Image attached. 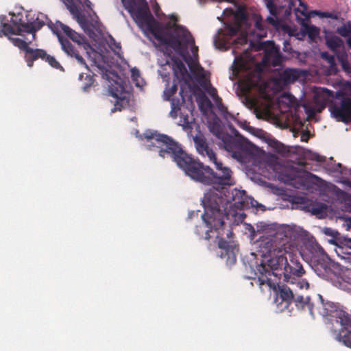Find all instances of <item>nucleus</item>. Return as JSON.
Listing matches in <instances>:
<instances>
[{"instance_id": "15", "label": "nucleus", "mask_w": 351, "mask_h": 351, "mask_svg": "<svg viewBox=\"0 0 351 351\" xmlns=\"http://www.w3.org/2000/svg\"><path fill=\"white\" fill-rule=\"evenodd\" d=\"M261 48L265 51L263 62L266 65L273 66H280L282 63V56L278 51L274 47L273 42L263 43Z\"/></svg>"}, {"instance_id": "51", "label": "nucleus", "mask_w": 351, "mask_h": 351, "mask_svg": "<svg viewBox=\"0 0 351 351\" xmlns=\"http://www.w3.org/2000/svg\"><path fill=\"white\" fill-rule=\"evenodd\" d=\"M301 140L302 141H308V137L306 136V134L304 133V134H302Z\"/></svg>"}, {"instance_id": "33", "label": "nucleus", "mask_w": 351, "mask_h": 351, "mask_svg": "<svg viewBox=\"0 0 351 351\" xmlns=\"http://www.w3.org/2000/svg\"><path fill=\"white\" fill-rule=\"evenodd\" d=\"M308 210L314 215L322 213L326 208V205L323 203L313 202L308 206Z\"/></svg>"}, {"instance_id": "43", "label": "nucleus", "mask_w": 351, "mask_h": 351, "mask_svg": "<svg viewBox=\"0 0 351 351\" xmlns=\"http://www.w3.org/2000/svg\"><path fill=\"white\" fill-rule=\"evenodd\" d=\"M341 193L344 197L346 204L348 206L349 211L351 212V195H349L344 191H341Z\"/></svg>"}, {"instance_id": "14", "label": "nucleus", "mask_w": 351, "mask_h": 351, "mask_svg": "<svg viewBox=\"0 0 351 351\" xmlns=\"http://www.w3.org/2000/svg\"><path fill=\"white\" fill-rule=\"evenodd\" d=\"M177 84H174L170 88H167L164 91V97L167 101H171V112H176L178 110L180 109V106L186 102V97H188L189 93V99H191L192 97L190 94L189 91H184V88L181 87L180 90V98H171V97L176 93L177 91Z\"/></svg>"}, {"instance_id": "32", "label": "nucleus", "mask_w": 351, "mask_h": 351, "mask_svg": "<svg viewBox=\"0 0 351 351\" xmlns=\"http://www.w3.org/2000/svg\"><path fill=\"white\" fill-rule=\"evenodd\" d=\"M8 39L15 47H18L20 50L23 51L25 53L27 51V49L29 47L28 43L21 38L8 36Z\"/></svg>"}, {"instance_id": "64", "label": "nucleus", "mask_w": 351, "mask_h": 351, "mask_svg": "<svg viewBox=\"0 0 351 351\" xmlns=\"http://www.w3.org/2000/svg\"><path fill=\"white\" fill-rule=\"evenodd\" d=\"M234 261H236V257L234 256Z\"/></svg>"}, {"instance_id": "42", "label": "nucleus", "mask_w": 351, "mask_h": 351, "mask_svg": "<svg viewBox=\"0 0 351 351\" xmlns=\"http://www.w3.org/2000/svg\"><path fill=\"white\" fill-rule=\"evenodd\" d=\"M350 29L346 26H341L337 29V32L343 37L348 36L350 34Z\"/></svg>"}, {"instance_id": "16", "label": "nucleus", "mask_w": 351, "mask_h": 351, "mask_svg": "<svg viewBox=\"0 0 351 351\" xmlns=\"http://www.w3.org/2000/svg\"><path fill=\"white\" fill-rule=\"evenodd\" d=\"M305 273L306 271L299 261L298 258L295 254L289 253L287 266H286L283 271L285 279L289 282V279L291 278V276L300 278Z\"/></svg>"}, {"instance_id": "38", "label": "nucleus", "mask_w": 351, "mask_h": 351, "mask_svg": "<svg viewBox=\"0 0 351 351\" xmlns=\"http://www.w3.org/2000/svg\"><path fill=\"white\" fill-rule=\"evenodd\" d=\"M307 158L311 160H315L319 162H325L326 160V158L325 156H320L317 153L311 152L308 153Z\"/></svg>"}, {"instance_id": "13", "label": "nucleus", "mask_w": 351, "mask_h": 351, "mask_svg": "<svg viewBox=\"0 0 351 351\" xmlns=\"http://www.w3.org/2000/svg\"><path fill=\"white\" fill-rule=\"evenodd\" d=\"M323 233L327 236L331 237L330 239L328 240V242L331 244H333L336 246L335 249L337 256L340 257L341 259L345 261V263L347 261V257L350 256L349 255H345L340 254L339 251H342L344 252L343 250L346 248H351V239H342L340 236V234L330 228H324L323 229ZM350 252L348 250H346L345 252Z\"/></svg>"}, {"instance_id": "5", "label": "nucleus", "mask_w": 351, "mask_h": 351, "mask_svg": "<svg viewBox=\"0 0 351 351\" xmlns=\"http://www.w3.org/2000/svg\"><path fill=\"white\" fill-rule=\"evenodd\" d=\"M257 282L260 285H267L270 289L276 292L278 298H280L282 302L287 304H290L295 296L293 290L287 285H280L271 278V276L277 277V273L269 271L266 266L261 265L257 268Z\"/></svg>"}, {"instance_id": "10", "label": "nucleus", "mask_w": 351, "mask_h": 351, "mask_svg": "<svg viewBox=\"0 0 351 351\" xmlns=\"http://www.w3.org/2000/svg\"><path fill=\"white\" fill-rule=\"evenodd\" d=\"M284 236L286 237V242L282 241L280 243V247H276L271 252V257L268 261L269 266L271 267L270 271L276 273V270H280L282 274L289 261L288 258L285 255L287 254H289L287 250V245L288 243L287 239L291 237V231L289 230L285 231ZM266 268L269 271L267 267Z\"/></svg>"}, {"instance_id": "59", "label": "nucleus", "mask_w": 351, "mask_h": 351, "mask_svg": "<svg viewBox=\"0 0 351 351\" xmlns=\"http://www.w3.org/2000/svg\"><path fill=\"white\" fill-rule=\"evenodd\" d=\"M176 29H180V28L183 29V28H182L181 26H180V25H176Z\"/></svg>"}, {"instance_id": "21", "label": "nucleus", "mask_w": 351, "mask_h": 351, "mask_svg": "<svg viewBox=\"0 0 351 351\" xmlns=\"http://www.w3.org/2000/svg\"><path fill=\"white\" fill-rule=\"evenodd\" d=\"M153 36L157 40L160 41L161 43L170 45L175 50H178L181 49L182 43L179 37L178 36H171L169 38H167L160 34L159 29L157 30L156 33H154Z\"/></svg>"}, {"instance_id": "40", "label": "nucleus", "mask_w": 351, "mask_h": 351, "mask_svg": "<svg viewBox=\"0 0 351 351\" xmlns=\"http://www.w3.org/2000/svg\"><path fill=\"white\" fill-rule=\"evenodd\" d=\"M315 13L321 18L337 19V16L331 12L315 11Z\"/></svg>"}, {"instance_id": "18", "label": "nucleus", "mask_w": 351, "mask_h": 351, "mask_svg": "<svg viewBox=\"0 0 351 351\" xmlns=\"http://www.w3.org/2000/svg\"><path fill=\"white\" fill-rule=\"evenodd\" d=\"M193 141L197 152L204 157H208L210 162L215 160L217 158L213 149L210 148L206 139L202 134L196 135Z\"/></svg>"}, {"instance_id": "47", "label": "nucleus", "mask_w": 351, "mask_h": 351, "mask_svg": "<svg viewBox=\"0 0 351 351\" xmlns=\"http://www.w3.org/2000/svg\"><path fill=\"white\" fill-rule=\"evenodd\" d=\"M344 250V252L346 250H347V251L348 250L350 252H343L342 251H339L340 254H345V255H349L350 256L347 257V261H346V263H348V264L351 265V248H347V249L346 248V250Z\"/></svg>"}, {"instance_id": "44", "label": "nucleus", "mask_w": 351, "mask_h": 351, "mask_svg": "<svg viewBox=\"0 0 351 351\" xmlns=\"http://www.w3.org/2000/svg\"><path fill=\"white\" fill-rule=\"evenodd\" d=\"M132 78L134 81L136 82V84L138 86V78L140 77V72L138 69L134 68L131 70Z\"/></svg>"}, {"instance_id": "53", "label": "nucleus", "mask_w": 351, "mask_h": 351, "mask_svg": "<svg viewBox=\"0 0 351 351\" xmlns=\"http://www.w3.org/2000/svg\"><path fill=\"white\" fill-rule=\"evenodd\" d=\"M347 45L350 49H351V36L347 40Z\"/></svg>"}, {"instance_id": "3", "label": "nucleus", "mask_w": 351, "mask_h": 351, "mask_svg": "<svg viewBox=\"0 0 351 351\" xmlns=\"http://www.w3.org/2000/svg\"><path fill=\"white\" fill-rule=\"evenodd\" d=\"M48 26L53 31V32L57 35L61 44L62 50L68 56L75 58L80 64L86 65L87 67L85 60L82 56L79 54L77 50L74 48V47L71 45L67 38L60 35V31L62 30L67 36V37H69L74 43H77L79 47H83L84 49L90 47V45L86 41V38L60 21L56 22L55 24H53L52 22H50V23L48 24Z\"/></svg>"}, {"instance_id": "41", "label": "nucleus", "mask_w": 351, "mask_h": 351, "mask_svg": "<svg viewBox=\"0 0 351 351\" xmlns=\"http://www.w3.org/2000/svg\"><path fill=\"white\" fill-rule=\"evenodd\" d=\"M267 7L271 15H273V16L276 15V14H277L276 6L272 0H269L267 2Z\"/></svg>"}, {"instance_id": "63", "label": "nucleus", "mask_w": 351, "mask_h": 351, "mask_svg": "<svg viewBox=\"0 0 351 351\" xmlns=\"http://www.w3.org/2000/svg\"><path fill=\"white\" fill-rule=\"evenodd\" d=\"M191 43L194 44V40L191 38Z\"/></svg>"}, {"instance_id": "22", "label": "nucleus", "mask_w": 351, "mask_h": 351, "mask_svg": "<svg viewBox=\"0 0 351 351\" xmlns=\"http://www.w3.org/2000/svg\"><path fill=\"white\" fill-rule=\"evenodd\" d=\"M292 302L295 303V306L298 309H307L310 314L313 315V304L311 302V298L309 297L304 298L302 295L295 294L294 299Z\"/></svg>"}, {"instance_id": "12", "label": "nucleus", "mask_w": 351, "mask_h": 351, "mask_svg": "<svg viewBox=\"0 0 351 351\" xmlns=\"http://www.w3.org/2000/svg\"><path fill=\"white\" fill-rule=\"evenodd\" d=\"M329 110L335 119L345 123L351 122V97H343L340 102H332Z\"/></svg>"}, {"instance_id": "19", "label": "nucleus", "mask_w": 351, "mask_h": 351, "mask_svg": "<svg viewBox=\"0 0 351 351\" xmlns=\"http://www.w3.org/2000/svg\"><path fill=\"white\" fill-rule=\"evenodd\" d=\"M298 72L295 69H286L278 73L276 77V84L287 85L293 83L298 78Z\"/></svg>"}, {"instance_id": "8", "label": "nucleus", "mask_w": 351, "mask_h": 351, "mask_svg": "<svg viewBox=\"0 0 351 351\" xmlns=\"http://www.w3.org/2000/svg\"><path fill=\"white\" fill-rule=\"evenodd\" d=\"M312 256L310 265L317 276L325 278L331 271V260L318 243L311 247Z\"/></svg>"}, {"instance_id": "31", "label": "nucleus", "mask_w": 351, "mask_h": 351, "mask_svg": "<svg viewBox=\"0 0 351 351\" xmlns=\"http://www.w3.org/2000/svg\"><path fill=\"white\" fill-rule=\"evenodd\" d=\"M211 95H212V97H213V98H215V96H216V97H217V100H220V101L221 100V98H219V97H218V95H217V93H215V94H212ZM217 108H218L219 111L220 112V113H221V116H223V117L226 120L228 121V120H230V119H234V116H233L232 114H231L228 111V108H227V107H226V106H224V105H223L221 101H220V103H219V104H217Z\"/></svg>"}, {"instance_id": "45", "label": "nucleus", "mask_w": 351, "mask_h": 351, "mask_svg": "<svg viewBox=\"0 0 351 351\" xmlns=\"http://www.w3.org/2000/svg\"><path fill=\"white\" fill-rule=\"evenodd\" d=\"M297 285L300 289H308L309 287V283L306 279L298 280Z\"/></svg>"}, {"instance_id": "25", "label": "nucleus", "mask_w": 351, "mask_h": 351, "mask_svg": "<svg viewBox=\"0 0 351 351\" xmlns=\"http://www.w3.org/2000/svg\"><path fill=\"white\" fill-rule=\"evenodd\" d=\"M45 25V22L37 18L35 21L31 23H27L24 25V32L27 33L32 34L33 40L35 39V32L40 29Z\"/></svg>"}, {"instance_id": "36", "label": "nucleus", "mask_w": 351, "mask_h": 351, "mask_svg": "<svg viewBox=\"0 0 351 351\" xmlns=\"http://www.w3.org/2000/svg\"><path fill=\"white\" fill-rule=\"evenodd\" d=\"M255 26L256 29L259 31V32L257 33V36L258 38H261L267 36V31L264 29L261 19L256 21Z\"/></svg>"}, {"instance_id": "61", "label": "nucleus", "mask_w": 351, "mask_h": 351, "mask_svg": "<svg viewBox=\"0 0 351 351\" xmlns=\"http://www.w3.org/2000/svg\"><path fill=\"white\" fill-rule=\"evenodd\" d=\"M328 60H329V61H330V60H333V57H332V56H330V59H328Z\"/></svg>"}, {"instance_id": "56", "label": "nucleus", "mask_w": 351, "mask_h": 351, "mask_svg": "<svg viewBox=\"0 0 351 351\" xmlns=\"http://www.w3.org/2000/svg\"><path fill=\"white\" fill-rule=\"evenodd\" d=\"M197 51V47H193V49H192V52L194 53L195 51Z\"/></svg>"}, {"instance_id": "24", "label": "nucleus", "mask_w": 351, "mask_h": 351, "mask_svg": "<svg viewBox=\"0 0 351 351\" xmlns=\"http://www.w3.org/2000/svg\"><path fill=\"white\" fill-rule=\"evenodd\" d=\"M208 128L210 132L219 140L223 136V134L227 133L221 125L219 119H215L209 122Z\"/></svg>"}, {"instance_id": "37", "label": "nucleus", "mask_w": 351, "mask_h": 351, "mask_svg": "<svg viewBox=\"0 0 351 351\" xmlns=\"http://www.w3.org/2000/svg\"><path fill=\"white\" fill-rule=\"evenodd\" d=\"M234 16L240 22H244L247 19V14L245 10L242 8H239L235 12Z\"/></svg>"}, {"instance_id": "58", "label": "nucleus", "mask_w": 351, "mask_h": 351, "mask_svg": "<svg viewBox=\"0 0 351 351\" xmlns=\"http://www.w3.org/2000/svg\"><path fill=\"white\" fill-rule=\"evenodd\" d=\"M115 46H116V48L119 49H121V45L119 43L116 44Z\"/></svg>"}, {"instance_id": "30", "label": "nucleus", "mask_w": 351, "mask_h": 351, "mask_svg": "<svg viewBox=\"0 0 351 351\" xmlns=\"http://www.w3.org/2000/svg\"><path fill=\"white\" fill-rule=\"evenodd\" d=\"M12 24L17 27L16 29V35H21L22 32H24V25H26L27 23H25L22 19V15L19 14L16 16L15 14L12 15Z\"/></svg>"}, {"instance_id": "9", "label": "nucleus", "mask_w": 351, "mask_h": 351, "mask_svg": "<svg viewBox=\"0 0 351 351\" xmlns=\"http://www.w3.org/2000/svg\"><path fill=\"white\" fill-rule=\"evenodd\" d=\"M340 320H336V325L330 330L336 340L351 348V317L346 313H340Z\"/></svg>"}, {"instance_id": "1", "label": "nucleus", "mask_w": 351, "mask_h": 351, "mask_svg": "<svg viewBox=\"0 0 351 351\" xmlns=\"http://www.w3.org/2000/svg\"><path fill=\"white\" fill-rule=\"evenodd\" d=\"M203 204L204 213L202 217L208 229L202 237L208 240L210 238L209 232L214 230L218 231L217 237H223L226 234L228 239L232 238V231L223 228L225 217L227 219L230 218V210H228V208H230L229 201L218 193L212 192L205 195Z\"/></svg>"}, {"instance_id": "60", "label": "nucleus", "mask_w": 351, "mask_h": 351, "mask_svg": "<svg viewBox=\"0 0 351 351\" xmlns=\"http://www.w3.org/2000/svg\"><path fill=\"white\" fill-rule=\"evenodd\" d=\"M326 55H327V53H323L322 56V57H325V56H326Z\"/></svg>"}, {"instance_id": "55", "label": "nucleus", "mask_w": 351, "mask_h": 351, "mask_svg": "<svg viewBox=\"0 0 351 351\" xmlns=\"http://www.w3.org/2000/svg\"><path fill=\"white\" fill-rule=\"evenodd\" d=\"M281 236H282V233H280V232L277 233L278 239H282V238L281 237Z\"/></svg>"}, {"instance_id": "49", "label": "nucleus", "mask_w": 351, "mask_h": 351, "mask_svg": "<svg viewBox=\"0 0 351 351\" xmlns=\"http://www.w3.org/2000/svg\"><path fill=\"white\" fill-rule=\"evenodd\" d=\"M267 21L269 22V23L271 24L272 25H276L277 24V21L272 16H268L267 18Z\"/></svg>"}, {"instance_id": "7", "label": "nucleus", "mask_w": 351, "mask_h": 351, "mask_svg": "<svg viewBox=\"0 0 351 351\" xmlns=\"http://www.w3.org/2000/svg\"><path fill=\"white\" fill-rule=\"evenodd\" d=\"M212 162L215 166V170L213 169V173L210 176V180H209L208 186H212L213 188L219 189L235 184L233 172L230 167L223 165L222 162L217 158Z\"/></svg>"}, {"instance_id": "28", "label": "nucleus", "mask_w": 351, "mask_h": 351, "mask_svg": "<svg viewBox=\"0 0 351 351\" xmlns=\"http://www.w3.org/2000/svg\"><path fill=\"white\" fill-rule=\"evenodd\" d=\"M303 32L311 40L317 39L320 33V29L313 25H304Z\"/></svg>"}, {"instance_id": "34", "label": "nucleus", "mask_w": 351, "mask_h": 351, "mask_svg": "<svg viewBox=\"0 0 351 351\" xmlns=\"http://www.w3.org/2000/svg\"><path fill=\"white\" fill-rule=\"evenodd\" d=\"M4 16H0V19L1 21V23L0 25L1 31L4 36H8L9 34H14L16 35V30L8 23H3V20Z\"/></svg>"}, {"instance_id": "2", "label": "nucleus", "mask_w": 351, "mask_h": 351, "mask_svg": "<svg viewBox=\"0 0 351 351\" xmlns=\"http://www.w3.org/2000/svg\"><path fill=\"white\" fill-rule=\"evenodd\" d=\"M143 135L149 143L147 145L149 149L156 147L161 158H171L178 167L189 154L183 149L181 144L167 134H160L156 131H146Z\"/></svg>"}, {"instance_id": "54", "label": "nucleus", "mask_w": 351, "mask_h": 351, "mask_svg": "<svg viewBox=\"0 0 351 351\" xmlns=\"http://www.w3.org/2000/svg\"><path fill=\"white\" fill-rule=\"evenodd\" d=\"M293 178L291 176H287V178L285 180V181H291L293 180Z\"/></svg>"}, {"instance_id": "17", "label": "nucleus", "mask_w": 351, "mask_h": 351, "mask_svg": "<svg viewBox=\"0 0 351 351\" xmlns=\"http://www.w3.org/2000/svg\"><path fill=\"white\" fill-rule=\"evenodd\" d=\"M321 300L320 306L318 307L319 313L323 317H330L331 325H336V320H340L341 315L340 313H345L342 311H338L337 306L332 302H324V299L321 295H318ZM332 327V326H331Z\"/></svg>"}, {"instance_id": "23", "label": "nucleus", "mask_w": 351, "mask_h": 351, "mask_svg": "<svg viewBox=\"0 0 351 351\" xmlns=\"http://www.w3.org/2000/svg\"><path fill=\"white\" fill-rule=\"evenodd\" d=\"M77 20L85 32H90L93 29H97L99 27V23L97 21L90 22L82 14H77Z\"/></svg>"}, {"instance_id": "6", "label": "nucleus", "mask_w": 351, "mask_h": 351, "mask_svg": "<svg viewBox=\"0 0 351 351\" xmlns=\"http://www.w3.org/2000/svg\"><path fill=\"white\" fill-rule=\"evenodd\" d=\"M220 140L224 149L227 152L232 153V156L240 162H245L247 156L253 154V148L251 144L244 143L228 132L223 134V136Z\"/></svg>"}, {"instance_id": "35", "label": "nucleus", "mask_w": 351, "mask_h": 351, "mask_svg": "<svg viewBox=\"0 0 351 351\" xmlns=\"http://www.w3.org/2000/svg\"><path fill=\"white\" fill-rule=\"evenodd\" d=\"M45 62H48L50 66H51L53 68L57 69H62V66L60 65V64L56 60V58L53 56H51L46 53L45 59L43 60Z\"/></svg>"}, {"instance_id": "46", "label": "nucleus", "mask_w": 351, "mask_h": 351, "mask_svg": "<svg viewBox=\"0 0 351 351\" xmlns=\"http://www.w3.org/2000/svg\"><path fill=\"white\" fill-rule=\"evenodd\" d=\"M228 31L230 36H235L239 29V26H228Z\"/></svg>"}, {"instance_id": "27", "label": "nucleus", "mask_w": 351, "mask_h": 351, "mask_svg": "<svg viewBox=\"0 0 351 351\" xmlns=\"http://www.w3.org/2000/svg\"><path fill=\"white\" fill-rule=\"evenodd\" d=\"M218 246L221 249L220 257L226 258L227 265H230V244L223 237L219 239Z\"/></svg>"}, {"instance_id": "39", "label": "nucleus", "mask_w": 351, "mask_h": 351, "mask_svg": "<svg viewBox=\"0 0 351 351\" xmlns=\"http://www.w3.org/2000/svg\"><path fill=\"white\" fill-rule=\"evenodd\" d=\"M341 167L342 165L341 163H334V167H330V165L328 164H326L324 166L325 169L330 173H342Z\"/></svg>"}, {"instance_id": "29", "label": "nucleus", "mask_w": 351, "mask_h": 351, "mask_svg": "<svg viewBox=\"0 0 351 351\" xmlns=\"http://www.w3.org/2000/svg\"><path fill=\"white\" fill-rule=\"evenodd\" d=\"M79 80L80 81L84 80L83 85L82 86V88L84 92H88L89 90L90 87L95 82L93 76L90 74H86L84 75V73H81L79 75Z\"/></svg>"}, {"instance_id": "20", "label": "nucleus", "mask_w": 351, "mask_h": 351, "mask_svg": "<svg viewBox=\"0 0 351 351\" xmlns=\"http://www.w3.org/2000/svg\"><path fill=\"white\" fill-rule=\"evenodd\" d=\"M46 51L42 49H32L30 47L25 53V59L29 67H32L34 62L41 59L43 60L46 55Z\"/></svg>"}, {"instance_id": "48", "label": "nucleus", "mask_w": 351, "mask_h": 351, "mask_svg": "<svg viewBox=\"0 0 351 351\" xmlns=\"http://www.w3.org/2000/svg\"><path fill=\"white\" fill-rule=\"evenodd\" d=\"M176 65L177 69L180 72H186V69L185 68L184 64L180 60L176 61Z\"/></svg>"}, {"instance_id": "50", "label": "nucleus", "mask_w": 351, "mask_h": 351, "mask_svg": "<svg viewBox=\"0 0 351 351\" xmlns=\"http://www.w3.org/2000/svg\"><path fill=\"white\" fill-rule=\"evenodd\" d=\"M202 230V226H197L196 227V230H195V232L196 234H200V232Z\"/></svg>"}, {"instance_id": "11", "label": "nucleus", "mask_w": 351, "mask_h": 351, "mask_svg": "<svg viewBox=\"0 0 351 351\" xmlns=\"http://www.w3.org/2000/svg\"><path fill=\"white\" fill-rule=\"evenodd\" d=\"M325 40L327 47L337 55L343 70L350 72V64L347 60L348 56L343 40L340 37L331 34L326 35Z\"/></svg>"}, {"instance_id": "57", "label": "nucleus", "mask_w": 351, "mask_h": 351, "mask_svg": "<svg viewBox=\"0 0 351 351\" xmlns=\"http://www.w3.org/2000/svg\"><path fill=\"white\" fill-rule=\"evenodd\" d=\"M158 10H160V8H159V6L158 5V6H157V8L155 10V13H156V14L157 16L158 15Z\"/></svg>"}, {"instance_id": "52", "label": "nucleus", "mask_w": 351, "mask_h": 351, "mask_svg": "<svg viewBox=\"0 0 351 351\" xmlns=\"http://www.w3.org/2000/svg\"><path fill=\"white\" fill-rule=\"evenodd\" d=\"M333 158H330V162H327L326 164H328L330 165V167H334V163L333 162Z\"/></svg>"}, {"instance_id": "4", "label": "nucleus", "mask_w": 351, "mask_h": 351, "mask_svg": "<svg viewBox=\"0 0 351 351\" xmlns=\"http://www.w3.org/2000/svg\"><path fill=\"white\" fill-rule=\"evenodd\" d=\"M178 167L194 182L204 186L209 185L213 169L198 158H195L193 155L189 154Z\"/></svg>"}, {"instance_id": "62", "label": "nucleus", "mask_w": 351, "mask_h": 351, "mask_svg": "<svg viewBox=\"0 0 351 351\" xmlns=\"http://www.w3.org/2000/svg\"><path fill=\"white\" fill-rule=\"evenodd\" d=\"M186 33H188L189 36H191V34H190V32H189L186 31Z\"/></svg>"}, {"instance_id": "26", "label": "nucleus", "mask_w": 351, "mask_h": 351, "mask_svg": "<svg viewBox=\"0 0 351 351\" xmlns=\"http://www.w3.org/2000/svg\"><path fill=\"white\" fill-rule=\"evenodd\" d=\"M269 145L274 152L280 154L282 156H288L291 152L289 147L275 139L271 140L269 143Z\"/></svg>"}]
</instances>
